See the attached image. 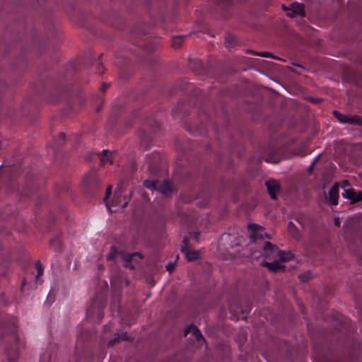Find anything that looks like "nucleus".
Listing matches in <instances>:
<instances>
[{"label":"nucleus","instance_id":"1","mask_svg":"<svg viewBox=\"0 0 362 362\" xmlns=\"http://www.w3.org/2000/svg\"><path fill=\"white\" fill-rule=\"evenodd\" d=\"M133 193L129 194V197H122L121 192L116 193L110 202H105L106 206L109 211L112 213H117L121 211L129 203L130 197Z\"/></svg>","mask_w":362,"mask_h":362},{"label":"nucleus","instance_id":"2","mask_svg":"<svg viewBox=\"0 0 362 362\" xmlns=\"http://www.w3.org/2000/svg\"><path fill=\"white\" fill-rule=\"evenodd\" d=\"M145 187L152 190L158 191L164 196H168L172 192V189L170 182L168 180L163 181H152L146 180L144 182Z\"/></svg>","mask_w":362,"mask_h":362},{"label":"nucleus","instance_id":"3","mask_svg":"<svg viewBox=\"0 0 362 362\" xmlns=\"http://www.w3.org/2000/svg\"><path fill=\"white\" fill-rule=\"evenodd\" d=\"M180 251L185 255L188 261L193 262L200 258L203 250L192 249L189 245V239L187 238H184L182 240V245L180 247Z\"/></svg>","mask_w":362,"mask_h":362},{"label":"nucleus","instance_id":"4","mask_svg":"<svg viewBox=\"0 0 362 362\" xmlns=\"http://www.w3.org/2000/svg\"><path fill=\"white\" fill-rule=\"evenodd\" d=\"M250 238L252 242L257 243L259 240L271 239L272 235L265 231V228H250Z\"/></svg>","mask_w":362,"mask_h":362},{"label":"nucleus","instance_id":"5","mask_svg":"<svg viewBox=\"0 0 362 362\" xmlns=\"http://www.w3.org/2000/svg\"><path fill=\"white\" fill-rule=\"evenodd\" d=\"M263 256L265 259H276L277 253L279 250L278 247L272 244L269 241H266L263 245Z\"/></svg>","mask_w":362,"mask_h":362},{"label":"nucleus","instance_id":"6","mask_svg":"<svg viewBox=\"0 0 362 362\" xmlns=\"http://www.w3.org/2000/svg\"><path fill=\"white\" fill-rule=\"evenodd\" d=\"M287 16L290 18H294L296 16H305L304 6L299 3H293L287 9Z\"/></svg>","mask_w":362,"mask_h":362},{"label":"nucleus","instance_id":"7","mask_svg":"<svg viewBox=\"0 0 362 362\" xmlns=\"http://www.w3.org/2000/svg\"><path fill=\"white\" fill-rule=\"evenodd\" d=\"M120 256L124 262V266L130 269L134 268V265L132 264V262L134 258L138 257L139 259H143L142 255L139 252H134L133 254L122 252L120 254Z\"/></svg>","mask_w":362,"mask_h":362},{"label":"nucleus","instance_id":"8","mask_svg":"<svg viewBox=\"0 0 362 362\" xmlns=\"http://www.w3.org/2000/svg\"><path fill=\"white\" fill-rule=\"evenodd\" d=\"M273 260L272 262H268L266 260H264L262 262V266L266 267L270 272H277L279 271H284L285 269V266L281 264V263L276 258L272 259Z\"/></svg>","mask_w":362,"mask_h":362},{"label":"nucleus","instance_id":"9","mask_svg":"<svg viewBox=\"0 0 362 362\" xmlns=\"http://www.w3.org/2000/svg\"><path fill=\"white\" fill-rule=\"evenodd\" d=\"M266 186L271 198L272 199H276L280 190L279 183L274 180H268L266 182Z\"/></svg>","mask_w":362,"mask_h":362},{"label":"nucleus","instance_id":"10","mask_svg":"<svg viewBox=\"0 0 362 362\" xmlns=\"http://www.w3.org/2000/svg\"><path fill=\"white\" fill-rule=\"evenodd\" d=\"M329 200L332 205H337L339 199V184L334 183L329 191Z\"/></svg>","mask_w":362,"mask_h":362},{"label":"nucleus","instance_id":"11","mask_svg":"<svg viewBox=\"0 0 362 362\" xmlns=\"http://www.w3.org/2000/svg\"><path fill=\"white\" fill-rule=\"evenodd\" d=\"M189 334H192L199 341L201 340L205 341V339H204L200 330L196 326L190 325L186 328L185 334L187 335Z\"/></svg>","mask_w":362,"mask_h":362},{"label":"nucleus","instance_id":"12","mask_svg":"<svg viewBox=\"0 0 362 362\" xmlns=\"http://www.w3.org/2000/svg\"><path fill=\"white\" fill-rule=\"evenodd\" d=\"M343 183L344 192L341 193V195L344 198L350 199L352 202L355 191L350 187V185L347 181L345 180Z\"/></svg>","mask_w":362,"mask_h":362},{"label":"nucleus","instance_id":"13","mask_svg":"<svg viewBox=\"0 0 362 362\" xmlns=\"http://www.w3.org/2000/svg\"><path fill=\"white\" fill-rule=\"evenodd\" d=\"M293 255L290 252L282 251L280 250H279L277 255H276V259L280 262H288V261L291 260L293 259Z\"/></svg>","mask_w":362,"mask_h":362},{"label":"nucleus","instance_id":"14","mask_svg":"<svg viewBox=\"0 0 362 362\" xmlns=\"http://www.w3.org/2000/svg\"><path fill=\"white\" fill-rule=\"evenodd\" d=\"M202 232L199 230V228H194V230L189 232V237H187L189 240L190 239L194 240L196 242L199 243L202 240Z\"/></svg>","mask_w":362,"mask_h":362},{"label":"nucleus","instance_id":"15","mask_svg":"<svg viewBox=\"0 0 362 362\" xmlns=\"http://www.w3.org/2000/svg\"><path fill=\"white\" fill-rule=\"evenodd\" d=\"M100 162L103 165L107 163L112 164L113 162L112 158V153L108 150H103L100 156Z\"/></svg>","mask_w":362,"mask_h":362},{"label":"nucleus","instance_id":"16","mask_svg":"<svg viewBox=\"0 0 362 362\" xmlns=\"http://www.w3.org/2000/svg\"><path fill=\"white\" fill-rule=\"evenodd\" d=\"M127 339V333H122L121 334H117L112 340H110L109 341L108 345L112 346L117 342H119V341H123Z\"/></svg>","mask_w":362,"mask_h":362},{"label":"nucleus","instance_id":"17","mask_svg":"<svg viewBox=\"0 0 362 362\" xmlns=\"http://www.w3.org/2000/svg\"><path fill=\"white\" fill-rule=\"evenodd\" d=\"M184 37L185 36L182 35L173 37L172 39V46L174 48H178L182 44Z\"/></svg>","mask_w":362,"mask_h":362},{"label":"nucleus","instance_id":"18","mask_svg":"<svg viewBox=\"0 0 362 362\" xmlns=\"http://www.w3.org/2000/svg\"><path fill=\"white\" fill-rule=\"evenodd\" d=\"M333 114L339 122L344 123V124H346L347 122L349 116L343 115V114L340 113L339 112H338L337 110H334Z\"/></svg>","mask_w":362,"mask_h":362},{"label":"nucleus","instance_id":"19","mask_svg":"<svg viewBox=\"0 0 362 362\" xmlns=\"http://www.w3.org/2000/svg\"><path fill=\"white\" fill-rule=\"evenodd\" d=\"M235 44L236 40L233 36L228 35L226 37L225 45L229 49H230Z\"/></svg>","mask_w":362,"mask_h":362},{"label":"nucleus","instance_id":"20","mask_svg":"<svg viewBox=\"0 0 362 362\" xmlns=\"http://www.w3.org/2000/svg\"><path fill=\"white\" fill-rule=\"evenodd\" d=\"M252 52L255 55H256V56H259V57H267V58H273V59H275L281 60V59L278 58L277 57L274 56L272 53L269 52H257L252 51Z\"/></svg>","mask_w":362,"mask_h":362},{"label":"nucleus","instance_id":"21","mask_svg":"<svg viewBox=\"0 0 362 362\" xmlns=\"http://www.w3.org/2000/svg\"><path fill=\"white\" fill-rule=\"evenodd\" d=\"M347 124L362 126V119L358 116L348 117Z\"/></svg>","mask_w":362,"mask_h":362},{"label":"nucleus","instance_id":"22","mask_svg":"<svg viewBox=\"0 0 362 362\" xmlns=\"http://www.w3.org/2000/svg\"><path fill=\"white\" fill-rule=\"evenodd\" d=\"M35 267L37 270V274L35 276L36 281H40V283H41L40 277L42 276V275L43 274V267H42V264L40 263V262H36Z\"/></svg>","mask_w":362,"mask_h":362},{"label":"nucleus","instance_id":"23","mask_svg":"<svg viewBox=\"0 0 362 362\" xmlns=\"http://www.w3.org/2000/svg\"><path fill=\"white\" fill-rule=\"evenodd\" d=\"M288 233L295 239L300 238L298 228H288Z\"/></svg>","mask_w":362,"mask_h":362},{"label":"nucleus","instance_id":"24","mask_svg":"<svg viewBox=\"0 0 362 362\" xmlns=\"http://www.w3.org/2000/svg\"><path fill=\"white\" fill-rule=\"evenodd\" d=\"M178 259H179V257H178V255H177L175 257V262H170L166 265L167 271H168L170 273H172L174 271L175 264H176L177 261L178 260Z\"/></svg>","mask_w":362,"mask_h":362},{"label":"nucleus","instance_id":"25","mask_svg":"<svg viewBox=\"0 0 362 362\" xmlns=\"http://www.w3.org/2000/svg\"><path fill=\"white\" fill-rule=\"evenodd\" d=\"M117 255V250L115 247H112L110 253L107 257V260L113 259Z\"/></svg>","mask_w":362,"mask_h":362},{"label":"nucleus","instance_id":"26","mask_svg":"<svg viewBox=\"0 0 362 362\" xmlns=\"http://www.w3.org/2000/svg\"><path fill=\"white\" fill-rule=\"evenodd\" d=\"M362 200V192H354V195L353 198L352 202H358Z\"/></svg>","mask_w":362,"mask_h":362},{"label":"nucleus","instance_id":"27","mask_svg":"<svg viewBox=\"0 0 362 362\" xmlns=\"http://www.w3.org/2000/svg\"><path fill=\"white\" fill-rule=\"evenodd\" d=\"M265 160L268 163H276L279 162V158L275 156H269L265 158Z\"/></svg>","mask_w":362,"mask_h":362},{"label":"nucleus","instance_id":"28","mask_svg":"<svg viewBox=\"0 0 362 362\" xmlns=\"http://www.w3.org/2000/svg\"><path fill=\"white\" fill-rule=\"evenodd\" d=\"M310 276H311L310 273H307V274H301L299 277L303 281H307L308 279H310Z\"/></svg>","mask_w":362,"mask_h":362},{"label":"nucleus","instance_id":"29","mask_svg":"<svg viewBox=\"0 0 362 362\" xmlns=\"http://www.w3.org/2000/svg\"><path fill=\"white\" fill-rule=\"evenodd\" d=\"M111 189H112V187L110 185L107 187V190H106L105 199H107L110 195Z\"/></svg>","mask_w":362,"mask_h":362},{"label":"nucleus","instance_id":"30","mask_svg":"<svg viewBox=\"0 0 362 362\" xmlns=\"http://www.w3.org/2000/svg\"><path fill=\"white\" fill-rule=\"evenodd\" d=\"M320 155L317 156L313 160L311 163H313L314 165L316 163V162L319 160Z\"/></svg>","mask_w":362,"mask_h":362},{"label":"nucleus","instance_id":"31","mask_svg":"<svg viewBox=\"0 0 362 362\" xmlns=\"http://www.w3.org/2000/svg\"><path fill=\"white\" fill-rule=\"evenodd\" d=\"M314 164L313 163H311L308 168V170H309V172L310 173H312L313 170V168H314Z\"/></svg>","mask_w":362,"mask_h":362},{"label":"nucleus","instance_id":"32","mask_svg":"<svg viewBox=\"0 0 362 362\" xmlns=\"http://www.w3.org/2000/svg\"><path fill=\"white\" fill-rule=\"evenodd\" d=\"M334 224L336 226H339L340 223H339V218H334Z\"/></svg>","mask_w":362,"mask_h":362},{"label":"nucleus","instance_id":"33","mask_svg":"<svg viewBox=\"0 0 362 362\" xmlns=\"http://www.w3.org/2000/svg\"><path fill=\"white\" fill-rule=\"evenodd\" d=\"M107 87H108V85H107V84H104V85H103V86H102V88H102V90H103V91H105V90L107 89Z\"/></svg>","mask_w":362,"mask_h":362},{"label":"nucleus","instance_id":"34","mask_svg":"<svg viewBox=\"0 0 362 362\" xmlns=\"http://www.w3.org/2000/svg\"><path fill=\"white\" fill-rule=\"evenodd\" d=\"M247 226H253V227H255V226H260L259 225L257 224V223H248L247 224Z\"/></svg>","mask_w":362,"mask_h":362},{"label":"nucleus","instance_id":"35","mask_svg":"<svg viewBox=\"0 0 362 362\" xmlns=\"http://www.w3.org/2000/svg\"><path fill=\"white\" fill-rule=\"evenodd\" d=\"M60 138H61L62 139H64L65 138V134H64V133H61V134H60Z\"/></svg>","mask_w":362,"mask_h":362},{"label":"nucleus","instance_id":"36","mask_svg":"<svg viewBox=\"0 0 362 362\" xmlns=\"http://www.w3.org/2000/svg\"><path fill=\"white\" fill-rule=\"evenodd\" d=\"M288 226H294V224L291 221H290L288 223Z\"/></svg>","mask_w":362,"mask_h":362}]
</instances>
